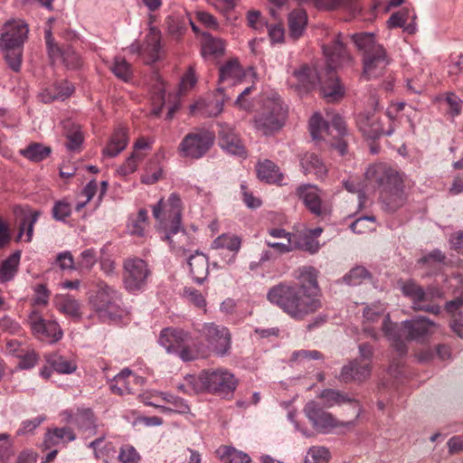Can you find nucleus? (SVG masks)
Segmentation results:
<instances>
[{
    "label": "nucleus",
    "mask_w": 463,
    "mask_h": 463,
    "mask_svg": "<svg viewBox=\"0 0 463 463\" xmlns=\"http://www.w3.org/2000/svg\"><path fill=\"white\" fill-rule=\"evenodd\" d=\"M299 283L280 282L271 287L267 299L296 320H302L321 307L317 270L311 266L299 268Z\"/></svg>",
    "instance_id": "1"
},
{
    "label": "nucleus",
    "mask_w": 463,
    "mask_h": 463,
    "mask_svg": "<svg viewBox=\"0 0 463 463\" xmlns=\"http://www.w3.org/2000/svg\"><path fill=\"white\" fill-rule=\"evenodd\" d=\"M341 37L342 34L339 33L330 44L323 46V52L326 56V79L322 78L315 69L307 64L293 71L292 78L295 81L291 82V86L300 95L308 93L320 84L321 93L328 101L338 100L344 96L345 90L335 70L337 66L351 61L352 57L347 52Z\"/></svg>",
    "instance_id": "2"
},
{
    "label": "nucleus",
    "mask_w": 463,
    "mask_h": 463,
    "mask_svg": "<svg viewBox=\"0 0 463 463\" xmlns=\"http://www.w3.org/2000/svg\"><path fill=\"white\" fill-rule=\"evenodd\" d=\"M366 177L380 190L381 201L387 211L393 213L405 203L403 181L395 169L385 164L373 165L367 169Z\"/></svg>",
    "instance_id": "3"
},
{
    "label": "nucleus",
    "mask_w": 463,
    "mask_h": 463,
    "mask_svg": "<svg viewBox=\"0 0 463 463\" xmlns=\"http://www.w3.org/2000/svg\"><path fill=\"white\" fill-rule=\"evenodd\" d=\"M186 381L189 392H207L218 395L232 393L238 385L234 374L224 368L203 370L198 375L188 374Z\"/></svg>",
    "instance_id": "4"
},
{
    "label": "nucleus",
    "mask_w": 463,
    "mask_h": 463,
    "mask_svg": "<svg viewBox=\"0 0 463 463\" xmlns=\"http://www.w3.org/2000/svg\"><path fill=\"white\" fill-rule=\"evenodd\" d=\"M28 32V25L22 20L8 21L4 24L0 49L9 68L15 72L21 70L24 44Z\"/></svg>",
    "instance_id": "5"
},
{
    "label": "nucleus",
    "mask_w": 463,
    "mask_h": 463,
    "mask_svg": "<svg viewBox=\"0 0 463 463\" xmlns=\"http://www.w3.org/2000/svg\"><path fill=\"white\" fill-rule=\"evenodd\" d=\"M309 131L315 140L323 139L338 150L341 156L346 154L348 129L341 116L335 114L330 122L325 121L319 113L309 120Z\"/></svg>",
    "instance_id": "6"
},
{
    "label": "nucleus",
    "mask_w": 463,
    "mask_h": 463,
    "mask_svg": "<svg viewBox=\"0 0 463 463\" xmlns=\"http://www.w3.org/2000/svg\"><path fill=\"white\" fill-rule=\"evenodd\" d=\"M158 342L168 354H176L184 362L196 360L206 353L203 344L192 340L188 333L179 328L163 329Z\"/></svg>",
    "instance_id": "7"
},
{
    "label": "nucleus",
    "mask_w": 463,
    "mask_h": 463,
    "mask_svg": "<svg viewBox=\"0 0 463 463\" xmlns=\"http://www.w3.org/2000/svg\"><path fill=\"white\" fill-rule=\"evenodd\" d=\"M90 303L104 322L118 321L128 313L123 306L121 293L104 282L98 284L90 297Z\"/></svg>",
    "instance_id": "8"
},
{
    "label": "nucleus",
    "mask_w": 463,
    "mask_h": 463,
    "mask_svg": "<svg viewBox=\"0 0 463 463\" xmlns=\"http://www.w3.org/2000/svg\"><path fill=\"white\" fill-rule=\"evenodd\" d=\"M287 114L279 97L267 98L254 116V127L262 135L271 136L283 128Z\"/></svg>",
    "instance_id": "9"
},
{
    "label": "nucleus",
    "mask_w": 463,
    "mask_h": 463,
    "mask_svg": "<svg viewBox=\"0 0 463 463\" xmlns=\"http://www.w3.org/2000/svg\"><path fill=\"white\" fill-rule=\"evenodd\" d=\"M182 201L180 196L172 193L168 197L166 203L161 199L156 205L153 206L154 217L162 222L166 218L169 220V225L165 224V239L173 243L172 237L182 232L184 234V230L181 226L182 219Z\"/></svg>",
    "instance_id": "10"
},
{
    "label": "nucleus",
    "mask_w": 463,
    "mask_h": 463,
    "mask_svg": "<svg viewBox=\"0 0 463 463\" xmlns=\"http://www.w3.org/2000/svg\"><path fill=\"white\" fill-rule=\"evenodd\" d=\"M151 269L147 262L140 258H129L123 262L122 283L130 294L143 292L151 277Z\"/></svg>",
    "instance_id": "11"
},
{
    "label": "nucleus",
    "mask_w": 463,
    "mask_h": 463,
    "mask_svg": "<svg viewBox=\"0 0 463 463\" xmlns=\"http://www.w3.org/2000/svg\"><path fill=\"white\" fill-rule=\"evenodd\" d=\"M303 411L311 422L313 428L322 434L331 433L335 429L339 427L352 428L355 426L356 420L360 415L359 411L354 420L340 421L332 413L325 411L324 408L315 401L307 402Z\"/></svg>",
    "instance_id": "12"
},
{
    "label": "nucleus",
    "mask_w": 463,
    "mask_h": 463,
    "mask_svg": "<svg viewBox=\"0 0 463 463\" xmlns=\"http://www.w3.org/2000/svg\"><path fill=\"white\" fill-rule=\"evenodd\" d=\"M26 324L32 335L39 341L55 344L62 338L63 331L60 325L52 319L45 318L39 308H32Z\"/></svg>",
    "instance_id": "13"
},
{
    "label": "nucleus",
    "mask_w": 463,
    "mask_h": 463,
    "mask_svg": "<svg viewBox=\"0 0 463 463\" xmlns=\"http://www.w3.org/2000/svg\"><path fill=\"white\" fill-rule=\"evenodd\" d=\"M213 133L206 129H198L186 134L181 140L177 152L181 157L200 159L214 144Z\"/></svg>",
    "instance_id": "14"
},
{
    "label": "nucleus",
    "mask_w": 463,
    "mask_h": 463,
    "mask_svg": "<svg viewBox=\"0 0 463 463\" xmlns=\"http://www.w3.org/2000/svg\"><path fill=\"white\" fill-rule=\"evenodd\" d=\"M197 331L208 344L207 346L203 345L206 353L203 357L207 355L208 349H211L218 356H224L230 353L232 335L227 327L211 322L203 323Z\"/></svg>",
    "instance_id": "15"
},
{
    "label": "nucleus",
    "mask_w": 463,
    "mask_h": 463,
    "mask_svg": "<svg viewBox=\"0 0 463 463\" xmlns=\"http://www.w3.org/2000/svg\"><path fill=\"white\" fill-rule=\"evenodd\" d=\"M399 284L403 296L411 301L412 309L413 307H420L423 302H432L444 297V293L440 288L434 286H429L424 288L413 279L401 281Z\"/></svg>",
    "instance_id": "16"
},
{
    "label": "nucleus",
    "mask_w": 463,
    "mask_h": 463,
    "mask_svg": "<svg viewBox=\"0 0 463 463\" xmlns=\"http://www.w3.org/2000/svg\"><path fill=\"white\" fill-rule=\"evenodd\" d=\"M399 284L403 296L411 301L412 309L413 307H420L423 302H432L444 297V293L440 288L434 286H429L424 288L413 279L401 281Z\"/></svg>",
    "instance_id": "17"
},
{
    "label": "nucleus",
    "mask_w": 463,
    "mask_h": 463,
    "mask_svg": "<svg viewBox=\"0 0 463 463\" xmlns=\"http://www.w3.org/2000/svg\"><path fill=\"white\" fill-rule=\"evenodd\" d=\"M357 126L364 137L376 139L382 135L391 136L394 132L392 125L383 128V123L379 116L374 113H363L357 117Z\"/></svg>",
    "instance_id": "18"
},
{
    "label": "nucleus",
    "mask_w": 463,
    "mask_h": 463,
    "mask_svg": "<svg viewBox=\"0 0 463 463\" xmlns=\"http://www.w3.org/2000/svg\"><path fill=\"white\" fill-rule=\"evenodd\" d=\"M241 246V240L239 236L227 233L218 236L212 242V249L219 250L218 256L226 264H232L235 261Z\"/></svg>",
    "instance_id": "19"
},
{
    "label": "nucleus",
    "mask_w": 463,
    "mask_h": 463,
    "mask_svg": "<svg viewBox=\"0 0 463 463\" xmlns=\"http://www.w3.org/2000/svg\"><path fill=\"white\" fill-rule=\"evenodd\" d=\"M245 77L244 71L238 59H231L219 69V80L216 92L222 94L225 88L234 86Z\"/></svg>",
    "instance_id": "20"
},
{
    "label": "nucleus",
    "mask_w": 463,
    "mask_h": 463,
    "mask_svg": "<svg viewBox=\"0 0 463 463\" xmlns=\"http://www.w3.org/2000/svg\"><path fill=\"white\" fill-rule=\"evenodd\" d=\"M363 76L366 80H372L384 74L390 63V60L386 54L385 49L383 47H377L376 52L363 58Z\"/></svg>",
    "instance_id": "21"
},
{
    "label": "nucleus",
    "mask_w": 463,
    "mask_h": 463,
    "mask_svg": "<svg viewBox=\"0 0 463 463\" xmlns=\"http://www.w3.org/2000/svg\"><path fill=\"white\" fill-rule=\"evenodd\" d=\"M437 325L430 319L417 316L402 322V328L408 340H421L434 332Z\"/></svg>",
    "instance_id": "22"
},
{
    "label": "nucleus",
    "mask_w": 463,
    "mask_h": 463,
    "mask_svg": "<svg viewBox=\"0 0 463 463\" xmlns=\"http://www.w3.org/2000/svg\"><path fill=\"white\" fill-rule=\"evenodd\" d=\"M219 145L227 153L238 156H246V149L234 129L226 123L220 125Z\"/></svg>",
    "instance_id": "23"
},
{
    "label": "nucleus",
    "mask_w": 463,
    "mask_h": 463,
    "mask_svg": "<svg viewBox=\"0 0 463 463\" xmlns=\"http://www.w3.org/2000/svg\"><path fill=\"white\" fill-rule=\"evenodd\" d=\"M297 194L312 214L322 216L326 213L319 190L316 185L302 184L297 189Z\"/></svg>",
    "instance_id": "24"
},
{
    "label": "nucleus",
    "mask_w": 463,
    "mask_h": 463,
    "mask_svg": "<svg viewBox=\"0 0 463 463\" xmlns=\"http://www.w3.org/2000/svg\"><path fill=\"white\" fill-rule=\"evenodd\" d=\"M372 367L369 362H360L354 359L342 367L339 380L348 383L351 382H364L371 375Z\"/></svg>",
    "instance_id": "25"
},
{
    "label": "nucleus",
    "mask_w": 463,
    "mask_h": 463,
    "mask_svg": "<svg viewBox=\"0 0 463 463\" xmlns=\"http://www.w3.org/2000/svg\"><path fill=\"white\" fill-rule=\"evenodd\" d=\"M386 317H390L388 313H386V305L381 301H376L372 303L371 305H367L363 311V325L364 329L373 338H377V332L372 328V326L379 321L385 320Z\"/></svg>",
    "instance_id": "26"
},
{
    "label": "nucleus",
    "mask_w": 463,
    "mask_h": 463,
    "mask_svg": "<svg viewBox=\"0 0 463 463\" xmlns=\"http://www.w3.org/2000/svg\"><path fill=\"white\" fill-rule=\"evenodd\" d=\"M160 51L161 33L158 29L153 27L141 44V57L146 64H151L159 60Z\"/></svg>",
    "instance_id": "27"
},
{
    "label": "nucleus",
    "mask_w": 463,
    "mask_h": 463,
    "mask_svg": "<svg viewBox=\"0 0 463 463\" xmlns=\"http://www.w3.org/2000/svg\"><path fill=\"white\" fill-rule=\"evenodd\" d=\"M382 330L384 335L392 341V346L396 349L399 355H404L407 352L406 345L403 337L406 338V333L402 328V324L398 326L390 320V317H386L382 323Z\"/></svg>",
    "instance_id": "28"
},
{
    "label": "nucleus",
    "mask_w": 463,
    "mask_h": 463,
    "mask_svg": "<svg viewBox=\"0 0 463 463\" xmlns=\"http://www.w3.org/2000/svg\"><path fill=\"white\" fill-rule=\"evenodd\" d=\"M188 266L194 280L198 284L203 283L209 270L208 258L204 254L196 251L195 254L189 257Z\"/></svg>",
    "instance_id": "29"
},
{
    "label": "nucleus",
    "mask_w": 463,
    "mask_h": 463,
    "mask_svg": "<svg viewBox=\"0 0 463 463\" xmlns=\"http://www.w3.org/2000/svg\"><path fill=\"white\" fill-rule=\"evenodd\" d=\"M138 378L133 374L131 370L125 368L109 383L111 392L118 395H125L132 392L131 383Z\"/></svg>",
    "instance_id": "30"
},
{
    "label": "nucleus",
    "mask_w": 463,
    "mask_h": 463,
    "mask_svg": "<svg viewBox=\"0 0 463 463\" xmlns=\"http://www.w3.org/2000/svg\"><path fill=\"white\" fill-rule=\"evenodd\" d=\"M128 143L127 129L119 128L112 134L108 145L103 149V154L109 157H115L126 148Z\"/></svg>",
    "instance_id": "31"
},
{
    "label": "nucleus",
    "mask_w": 463,
    "mask_h": 463,
    "mask_svg": "<svg viewBox=\"0 0 463 463\" xmlns=\"http://www.w3.org/2000/svg\"><path fill=\"white\" fill-rule=\"evenodd\" d=\"M75 439L76 435L71 428H54L53 430H49L46 432L43 445L45 449H49L61 443L73 441Z\"/></svg>",
    "instance_id": "32"
},
{
    "label": "nucleus",
    "mask_w": 463,
    "mask_h": 463,
    "mask_svg": "<svg viewBox=\"0 0 463 463\" xmlns=\"http://www.w3.org/2000/svg\"><path fill=\"white\" fill-rule=\"evenodd\" d=\"M356 48L363 52V58L376 52L377 47H383L376 42L375 34L373 33H356L351 35Z\"/></svg>",
    "instance_id": "33"
},
{
    "label": "nucleus",
    "mask_w": 463,
    "mask_h": 463,
    "mask_svg": "<svg viewBox=\"0 0 463 463\" xmlns=\"http://www.w3.org/2000/svg\"><path fill=\"white\" fill-rule=\"evenodd\" d=\"M258 177L269 184L280 183L283 180V175L279 172V168L272 161L265 159L259 162L256 165Z\"/></svg>",
    "instance_id": "34"
},
{
    "label": "nucleus",
    "mask_w": 463,
    "mask_h": 463,
    "mask_svg": "<svg viewBox=\"0 0 463 463\" xmlns=\"http://www.w3.org/2000/svg\"><path fill=\"white\" fill-rule=\"evenodd\" d=\"M307 24V14L303 9H296L288 14L289 35L294 40L301 37Z\"/></svg>",
    "instance_id": "35"
},
{
    "label": "nucleus",
    "mask_w": 463,
    "mask_h": 463,
    "mask_svg": "<svg viewBox=\"0 0 463 463\" xmlns=\"http://www.w3.org/2000/svg\"><path fill=\"white\" fill-rule=\"evenodd\" d=\"M14 213L17 215L22 216V220L19 225V234L21 237L23 233L26 231V241H31L33 234V227L36 222L38 221L40 213L37 211H24V209L17 207L14 210Z\"/></svg>",
    "instance_id": "36"
},
{
    "label": "nucleus",
    "mask_w": 463,
    "mask_h": 463,
    "mask_svg": "<svg viewBox=\"0 0 463 463\" xmlns=\"http://www.w3.org/2000/svg\"><path fill=\"white\" fill-rule=\"evenodd\" d=\"M300 165L306 175L313 174L317 177H323L327 172L323 161L314 153H306L300 160Z\"/></svg>",
    "instance_id": "37"
},
{
    "label": "nucleus",
    "mask_w": 463,
    "mask_h": 463,
    "mask_svg": "<svg viewBox=\"0 0 463 463\" xmlns=\"http://www.w3.org/2000/svg\"><path fill=\"white\" fill-rule=\"evenodd\" d=\"M202 36V53L203 56H221L224 53L225 42L222 39L214 37L209 33H203Z\"/></svg>",
    "instance_id": "38"
},
{
    "label": "nucleus",
    "mask_w": 463,
    "mask_h": 463,
    "mask_svg": "<svg viewBox=\"0 0 463 463\" xmlns=\"http://www.w3.org/2000/svg\"><path fill=\"white\" fill-rule=\"evenodd\" d=\"M216 454L223 463H250V457L231 446H221Z\"/></svg>",
    "instance_id": "39"
},
{
    "label": "nucleus",
    "mask_w": 463,
    "mask_h": 463,
    "mask_svg": "<svg viewBox=\"0 0 463 463\" xmlns=\"http://www.w3.org/2000/svg\"><path fill=\"white\" fill-rule=\"evenodd\" d=\"M21 252L19 250L12 253L5 260L0 266V279L2 282L10 281L18 271Z\"/></svg>",
    "instance_id": "40"
},
{
    "label": "nucleus",
    "mask_w": 463,
    "mask_h": 463,
    "mask_svg": "<svg viewBox=\"0 0 463 463\" xmlns=\"http://www.w3.org/2000/svg\"><path fill=\"white\" fill-rule=\"evenodd\" d=\"M61 60L62 63L71 70L79 69L82 65V61L78 52H76L71 46L67 45L63 48L59 47V54L55 56L52 62Z\"/></svg>",
    "instance_id": "41"
},
{
    "label": "nucleus",
    "mask_w": 463,
    "mask_h": 463,
    "mask_svg": "<svg viewBox=\"0 0 463 463\" xmlns=\"http://www.w3.org/2000/svg\"><path fill=\"white\" fill-rule=\"evenodd\" d=\"M52 149L50 146L41 143H32L21 150V155L32 162H42L50 156Z\"/></svg>",
    "instance_id": "42"
},
{
    "label": "nucleus",
    "mask_w": 463,
    "mask_h": 463,
    "mask_svg": "<svg viewBox=\"0 0 463 463\" xmlns=\"http://www.w3.org/2000/svg\"><path fill=\"white\" fill-rule=\"evenodd\" d=\"M50 366L59 373H72L76 371L77 365L73 361L66 359L58 354H51L46 357Z\"/></svg>",
    "instance_id": "43"
},
{
    "label": "nucleus",
    "mask_w": 463,
    "mask_h": 463,
    "mask_svg": "<svg viewBox=\"0 0 463 463\" xmlns=\"http://www.w3.org/2000/svg\"><path fill=\"white\" fill-rule=\"evenodd\" d=\"M320 398L325 400L326 406L329 408L335 405H341L345 402L354 403L356 406H359L356 400L352 399L345 393L334 389H326L322 391Z\"/></svg>",
    "instance_id": "44"
},
{
    "label": "nucleus",
    "mask_w": 463,
    "mask_h": 463,
    "mask_svg": "<svg viewBox=\"0 0 463 463\" xmlns=\"http://www.w3.org/2000/svg\"><path fill=\"white\" fill-rule=\"evenodd\" d=\"M161 396L172 405V407L159 406L163 412H177L180 414L189 412L190 408L184 399L166 392H162Z\"/></svg>",
    "instance_id": "45"
},
{
    "label": "nucleus",
    "mask_w": 463,
    "mask_h": 463,
    "mask_svg": "<svg viewBox=\"0 0 463 463\" xmlns=\"http://www.w3.org/2000/svg\"><path fill=\"white\" fill-rule=\"evenodd\" d=\"M110 71L118 79L123 81H128L132 78L131 65L124 57L116 56L110 67Z\"/></svg>",
    "instance_id": "46"
},
{
    "label": "nucleus",
    "mask_w": 463,
    "mask_h": 463,
    "mask_svg": "<svg viewBox=\"0 0 463 463\" xmlns=\"http://www.w3.org/2000/svg\"><path fill=\"white\" fill-rule=\"evenodd\" d=\"M71 422L80 429L90 430L95 427L94 413L90 409H79L75 415L71 417Z\"/></svg>",
    "instance_id": "47"
},
{
    "label": "nucleus",
    "mask_w": 463,
    "mask_h": 463,
    "mask_svg": "<svg viewBox=\"0 0 463 463\" xmlns=\"http://www.w3.org/2000/svg\"><path fill=\"white\" fill-rule=\"evenodd\" d=\"M147 212L140 209L135 217H130L128 224L129 232L139 237L144 236L145 228L146 226Z\"/></svg>",
    "instance_id": "48"
},
{
    "label": "nucleus",
    "mask_w": 463,
    "mask_h": 463,
    "mask_svg": "<svg viewBox=\"0 0 463 463\" xmlns=\"http://www.w3.org/2000/svg\"><path fill=\"white\" fill-rule=\"evenodd\" d=\"M369 278L370 272L364 267L356 266L343 277V280L349 286H357Z\"/></svg>",
    "instance_id": "49"
},
{
    "label": "nucleus",
    "mask_w": 463,
    "mask_h": 463,
    "mask_svg": "<svg viewBox=\"0 0 463 463\" xmlns=\"http://www.w3.org/2000/svg\"><path fill=\"white\" fill-rule=\"evenodd\" d=\"M97 261V251L93 248L86 249L80 254V256L77 259V269L78 270L80 271H90L94 267Z\"/></svg>",
    "instance_id": "50"
},
{
    "label": "nucleus",
    "mask_w": 463,
    "mask_h": 463,
    "mask_svg": "<svg viewBox=\"0 0 463 463\" xmlns=\"http://www.w3.org/2000/svg\"><path fill=\"white\" fill-rule=\"evenodd\" d=\"M54 89L55 94H50L49 96H47L48 93L44 94V103H49L56 99L64 100L70 97L74 90L73 86L68 81L54 84Z\"/></svg>",
    "instance_id": "51"
},
{
    "label": "nucleus",
    "mask_w": 463,
    "mask_h": 463,
    "mask_svg": "<svg viewBox=\"0 0 463 463\" xmlns=\"http://www.w3.org/2000/svg\"><path fill=\"white\" fill-rule=\"evenodd\" d=\"M165 24L168 33L175 40H178L186 31L184 21L175 15H169L165 18Z\"/></svg>",
    "instance_id": "52"
},
{
    "label": "nucleus",
    "mask_w": 463,
    "mask_h": 463,
    "mask_svg": "<svg viewBox=\"0 0 463 463\" xmlns=\"http://www.w3.org/2000/svg\"><path fill=\"white\" fill-rule=\"evenodd\" d=\"M103 440L104 437L98 438L92 440L89 444V447L94 450V454L97 458L108 463L109 454L113 456L116 453V450L111 443H108L102 449H99Z\"/></svg>",
    "instance_id": "53"
},
{
    "label": "nucleus",
    "mask_w": 463,
    "mask_h": 463,
    "mask_svg": "<svg viewBox=\"0 0 463 463\" xmlns=\"http://www.w3.org/2000/svg\"><path fill=\"white\" fill-rule=\"evenodd\" d=\"M118 459L120 463H140L141 456L130 444H123L119 448Z\"/></svg>",
    "instance_id": "54"
},
{
    "label": "nucleus",
    "mask_w": 463,
    "mask_h": 463,
    "mask_svg": "<svg viewBox=\"0 0 463 463\" xmlns=\"http://www.w3.org/2000/svg\"><path fill=\"white\" fill-rule=\"evenodd\" d=\"M330 453L324 447H313L309 449L305 458V463H327Z\"/></svg>",
    "instance_id": "55"
},
{
    "label": "nucleus",
    "mask_w": 463,
    "mask_h": 463,
    "mask_svg": "<svg viewBox=\"0 0 463 463\" xmlns=\"http://www.w3.org/2000/svg\"><path fill=\"white\" fill-rule=\"evenodd\" d=\"M165 91L161 85L155 88V90L153 91L152 96H151V102H152L151 113L156 117L160 116V114L162 112V109L165 105Z\"/></svg>",
    "instance_id": "56"
},
{
    "label": "nucleus",
    "mask_w": 463,
    "mask_h": 463,
    "mask_svg": "<svg viewBox=\"0 0 463 463\" xmlns=\"http://www.w3.org/2000/svg\"><path fill=\"white\" fill-rule=\"evenodd\" d=\"M14 456L12 442L9 435L6 433L0 434V463H8Z\"/></svg>",
    "instance_id": "57"
},
{
    "label": "nucleus",
    "mask_w": 463,
    "mask_h": 463,
    "mask_svg": "<svg viewBox=\"0 0 463 463\" xmlns=\"http://www.w3.org/2000/svg\"><path fill=\"white\" fill-rule=\"evenodd\" d=\"M52 213L53 219L63 222L71 214V206L64 200L57 201L52 207Z\"/></svg>",
    "instance_id": "58"
},
{
    "label": "nucleus",
    "mask_w": 463,
    "mask_h": 463,
    "mask_svg": "<svg viewBox=\"0 0 463 463\" xmlns=\"http://www.w3.org/2000/svg\"><path fill=\"white\" fill-rule=\"evenodd\" d=\"M323 358V354L317 350H298L293 352L291 362L302 363L309 360H319Z\"/></svg>",
    "instance_id": "59"
},
{
    "label": "nucleus",
    "mask_w": 463,
    "mask_h": 463,
    "mask_svg": "<svg viewBox=\"0 0 463 463\" xmlns=\"http://www.w3.org/2000/svg\"><path fill=\"white\" fill-rule=\"evenodd\" d=\"M66 147L70 151H78L83 143L82 132L76 128L68 132L66 136Z\"/></svg>",
    "instance_id": "60"
},
{
    "label": "nucleus",
    "mask_w": 463,
    "mask_h": 463,
    "mask_svg": "<svg viewBox=\"0 0 463 463\" xmlns=\"http://www.w3.org/2000/svg\"><path fill=\"white\" fill-rule=\"evenodd\" d=\"M60 310L72 317L80 316V303L74 298H65L60 304Z\"/></svg>",
    "instance_id": "61"
},
{
    "label": "nucleus",
    "mask_w": 463,
    "mask_h": 463,
    "mask_svg": "<svg viewBox=\"0 0 463 463\" xmlns=\"http://www.w3.org/2000/svg\"><path fill=\"white\" fill-rule=\"evenodd\" d=\"M141 158L142 157H140L137 154L133 152L127 158V160L118 168V175L126 176L134 173L137 167V161L141 160Z\"/></svg>",
    "instance_id": "62"
},
{
    "label": "nucleus",
    "mask_w": 463,
    "mask_h": 463,
    "mask_svg": "<svg viewBox=\"0 0 463 463\" xmlns=\"http://www.w3.org/2000/svg\"><path fill=\"white\" fill-rule=\"evenodd\" d=\"M374 222V216L359 217L351 223L350 229L355 233H364L373 230V228L369 226V222L373 223Z\"/></svg>",
    "instance_id": "63"
},
{
    "label": "nucleus",
    "mask_w": 463,
    "mask_h": 463,
    "mask_svg": "<svg viewBox=\"0 0 463 463\" xmlns=\"http://www.w3.org/2000/svg\"><path fill=\"white\" fill-rule=\"evenodd\" d=\"M46 417L44 415L37 416L32 420H24L21 424V427L17 430V435H25L33 432L37 427H39L44 420Z\"/></svg>",
    "instance_id": "64"
}]
</instances>
